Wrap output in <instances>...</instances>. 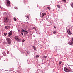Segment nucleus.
Instances as JSON below:
<instances>
[{"instance_id":"nucleus-1","label":"nucleus","mask_w":73,"mask_h":73,"mask_svg":"<svg viewBox=\"0 0 73 73\" xmlns=\"http://www.w3.org/2000/svg\"><path fill=\"white\" fill-rule=\"evenodd\" d=\"M22 31H21V34L23 36L24 35H23V33H24V35L25 36H26V34H28V32L27 31H25L23 30H23H22Z\"/></svg>"},{"instance_id":"nucleus-2","label":"nucleus","mask_w":73,"mask_h":73,"mask_svg":"<svg viewBox=\"0 0 73 73\" xmlns=\"http://www.w3.org/2000/svg\"><path fill=\"white\" fill-rule=\"evenodd\" d=\"M8 20H9L8 17H6L4 18V22L5 23H7L8 22Z\"/></svg>"},{"instance_id":"nucleus-3","label":"nucleus","mask_w":73,"mask_h":73,"mask_svg":"<svg viewBox=\"0 0 73 73\" xmlns=\"http://www.w3.org/2000/svg\"><path fill=\"white\" fill-rule=\"evenodd\" d=\"M14 38L17 41H20V38L19 37V36H15L14 37Z\"/></svg>"},{"instance_id":"nucleus-4","label":"nucleus","mask_w":73,"mask_h":73,"mask_svg":"<svg viewBox=\"0 0 73 73\" xmlns=\"http://www.w3.org/2000/svg\"><path fill=\"white\" fill-rule=\"evenodd\" d=\"M6 40L7 41V42L8 44H11V39H10V38H6Z\"/></svg>"},{"instance_id":"nucleus-5","label":"nucleus","mask_w":73,"mask_h":73,"mask_svg":"<svg viewBox=\"0 0 73 73\" xmlns=\"http://www.w3.org/2000/svg\"><path fill=\"white\" fill-rule=\"evenodd\" d=\"M7 1V4L6 5L7 6H8L9 7V6H10V4H11V2H10V1L8 0H6Z\"/></svg>"},{"instance_id":"nucleus-6","label":"nucleus","mask_w":73,"mask_h":73,"mask_svg":"<svg viewBox=\"0 0 73 73\" xmlns=\"http://www.w3.org/2000/svg\"><path fill=\"white\" fill-rule=\"evenodd\" d=\"M71 42H70L68 43L70 45H72L73 46V38H72L71 40Z\"/></svg>"},{"instance_id":"nucleus-7","label":"nucleus","mask_w":73,"mask_h":73,"mask_svg":"<svg viewBox=\"0 0 73 73\" xmlns=\"http://www.w3.org/2000/svg\"><path fill=\"white\" fill-rule=\"evenodd\" d=\"M12 35V32L11 31L9 33H8V37H10Z\"/></svg>"},{"instance_id":"nucleus-8","label":"nucleus","mask_w":73,"mask_h":73,"mask_svg":"<svg viewBox=\"0 0 73 73\" xmlns=\"http://www.w3.org/2000/svg\"><path fill=\"white\" fill-rule=\"evenodd\" d=\"M9 28H10V27L8 26H6L5 27V29H7L8 31L9 30Z\"/></svg>"},{"instance_id":"nucleus-9","label":"nucleus","mask_w":73,"mask_h":73,"mask_svg":"<svg viewBox=\"0 0 73 73\" xmlns=\"http://www.w3.org/2000/svg\"><path fill=\"white\" fill-rule=\"evenodd\" d=\"M67 32L68 34H69V35H72V33H71V32L70 31V29H68Z\"/></svg>"},{"instance_id":"nucleus-10","label":"nucleus","mask_w":73,"mask_h":73,"mask_svg":"<svg viewBox=\"0 0 73 73\" xmlns=\"http://www.w3.org/2000/svg\"><path fill=\"white\" fill-rule=\"evenodd\" d=\"M33 29H34V31H36V32H37V28L35 27H33L32 28Z\"/></svg>"},{"instance_id":"nucleus-11","label":"nucleus","mask_w":73,"mask_h":73,"mask_svg":"<svg viewBox=\"0 0 73 73\" xmlns=\"http://www.w3.org/2000/svg\"><path fill=\"white\" fill-rule=\"evenodd\" d=\"M45 15H46V13H42V17H44V16H45Z\"/></svg>"},{"instance_id":"nucleus-12","label":"nucleus","mask_w":73,"mask_h":73,"mask_svg":"<svg viewBox=\"0 0 73 73\" xmlns=\"http://www.w3.org/2000/svg\"><path fill=\"white\" fill-rule=\"evenodd\" d=\"M64 71L65 72H68V68H66V67H65L64 68Z\"/></svg>"},{"instance_id":"nucleus-13","label":"nucleus","mask_w":73,"mask_h":73,"mask_svg":"<svg viewBox=\"0 0 73 73\" xmlns=\"http://www.w3.org/2000/svg\"><path fill=\"white\" fill-rule=\"evenodd\" d=\"M32 48H33V49L35 50H36V47H35L34 46H33L32 47Z\"/></svg>"},{"instance_id":"nucleus-14","label":"nucleus","mask_w":73,"mask_h":73,"mask_svg":"<svg viewBox=\"0 0 73 73\" xmlns=\"http://www.w3.org/2000/svg\"><path fill=\"white\" fill-rule=\"evenodd\" d=\"M2 54H3V56H5L6 55V53L5 52H3Z\"/></svg>"},{"instance_id":"nucleus-15","label":"nucleus","mask_w":73,"mask_h":73,"mask_svg":"<svg viewBox=\"0 0 73 73\" xmlns=\"http://www.w3.org/2000/svg\"><path fill=\"white\" fill-rule=\"evenodd\" d=\"M57 7H58L59 8H60V7H61V5H57Z\"/></svg>"},{"instance_id":"nucleus-16","label":"nucleus","mask_w":73,"mask_h":73,"mask_svg":"<svg viewBox=\"0 0 73 73\" xmlns=\"http://www.w3.org/2000/svg\"><path fill=\"white\" fill-rule=\"evenodd\" d=\"M36 58H38V57H39V56L38 55H37L36 56Z\"/></svg>"},{"instance_id":"nucleus-17","label":"nucleus","mask_w":73,"mask_h":73,"mask_svg":"<svg viewBox=\"0 0 73 73\" xmlns=\"http://www.w3.org/2000/svg\"><path fill=\"white\" fill-rule=\"evenodd\" d=\"M62 1L64 3H66V0H63Z\"/></svg>"},{"instance_id":"nucleus-18","label":"nucleus","mask_w":73,"mask_h":73,"mask_svg":"<svg viewBox=\"0 0 73 73\" xmlns=\"http://www.w3.org/2000/svg\"><path fill=\"white\" fill-rule=\"evenodd\" d=\"M4 36H6L7 35V33H4Z\"/></svg>"},{"instance_id":"nucleus-19","label":"nucleus","mask_w":73,"mask_h":73,"mask_svg":"<svg viewBox=\"0 0 73 73\" xmlns=\"http://www.w3.org/2000/svg\"><path fill=\"white\" fill-rule=\"evenodd\" d=\"M47 8L48 9H49V10H50V8L49 7H48Z\"/></svg>"},{"instance_id":"nucleus-20","label":"nucleus","mask_w":73,"mask_h":73,"mask_svg":"<svg viewBox=\"0 0 73 73\" xmlns=\"http://www.w3.org/2000/svg\"><path fill=\"white\" fill-rule=\"evenodd\" d=\"M14 20H15V21H16V20H17L16 18H14Z\"/></svg>"},{"instance_id":"nucleus-21","label":"nucleus","mask_w":73,"mask_h":73,"mask_svg":"<svg viewBox=\"0 0 73 73\" xmlns=\"http://www.w3.org/2000/svg\"><path fill=\"white\" fill-rule=\"evenodd\" d=\"M3 43L4 44H7V42H4Z\"/></svg>"},{"instance_id":"nucleus-22","label":"nucleus","mask_w":73,"mask_h":73,"mask_svg":"<svg viewBox=\"0 0 73 73\" xmlns=\"http://www.w3.org/2000/svg\"><path fill=\"white\" fill-rule=\"evenodd\" d=\"M26 17H27L28 19H29V16H26Z\"/></svg>"},{"instance_id":"nucleus-23","label":"nucleus","mask_w":73,"mask_h":73,"mask_svg":"<svg viewBox=\"0 0 73 73\" xmlns=\"http://www.w3.org/2000/svg\"><path fill=\"white\" fill-rule=\"evenodd\" d=\"M61 64V61H60L59 63V65H60Z\"/></svg>"},{"instance_id":"nucleus-24","label":"nucleus","mask_w":73,"mask_h":73,"mask_svg":"<svg viewBox=\"0 0 73 73\" xmlns=\"http://www.w3.org/2000/svg\"><path fill=\"white\" fill-rule=\"evenodd\" d=\"M53 33L54 34H55V33H56V31H54Z\"/></svg>"},{"instance_id":"nucleus-25","label":"nucleus","mask_w":73,"mask_h":73,"mask_svg":"<svg viewBox=\"0 0 73 73\" xmlns=\"http://www.w3.org/2000/svg\"><path fill=\"white\" fill-rule=\"evenodd\" d=\"M70 70H68V69L67 70V72H70Z\"/></svg>"},{"instance_id":"nucleus-26","label":"nucleus","mask_w":73,"mask_h":73,"mask_svg":"<svg viewBox=\"0 0 73 73\" xmlns=\"http://www.w3.org/2000/svg\"><path fill=\"white\" fill-rule=\"evenodd\" d=\"M25 41V40H24V39H23V40H22V42H24Z\"/></svg>"},{"instance_id":"nucleus-27","label":"nucleus","mask_w":73,"mask_h":73,"mask_svg":"<svg viewBox=\"0 0 73 73\" xmlns=\"http://www.w3.org/2000/svg\"><path fill=\"white\" fill-rule=\"evenodd\" d=\"M7 54H9V51H7Z\"/></svg>"},{"instance_id":"nucleus-28","label":"nucleus","mask_w":73,"mask_h":73,"mask_svg":"<svg viewBox=\"0 0 73 73\" xmlns=\"http://www.w3.org/2000/svg\"><path fill=\"white\" fill-rule=\"evenodd\" d=\"M44 57L45 58H46V57H47V56H44Z\"/></svg>"},{"instance_id":"nucleus-29","label":"nucleus","mask_w":73,"mask_h":73,"mask_svg":"<svg viewBox=\"0 0 73 73\" xmlns=\"http://www.w3.org/2000/svg\"><path fill=\"white\" fill-rule=\"evenodd\" d=\"M54 28H56V27L55 26H54Z\"/></svg>"},{"instance_id":"nucleus-30","label":"nucleus","mask_w":73,"mask_h":73,"mask_svg":"<svg viewBox=\"0 0 73 73\" xmlns=\"http://www.w3.org/2000/svg\"><path fill=\"white\" fill-rule=\"evenodd\" d=\"M50 23H51V21H50Z\"/></svg>"},{"instance_id":"nucleus-31","label":"nucleus","mask_w":73,"mask_h":73,"mask_svg":"<svg viewBox=\"0 0 73 73\" xmlns=\"http://www.w3.org/2000/svg\"><path fill=\"white\" fill-rule=\"evenodd\" d=\"M0 8H1V6H0Z\"/></svg>"},{"instance_id":"nucleus-32","label":"nucleus","mask_w":73,"mask_h":73,"mask_svg":"<svg viewBox=\"0 0 73 73\" xmlns=\"http://www.w3.org/2000/svg\"><path fill=\"white\" fill-rule=\"evenodd\" d=\"M27 53H28V52H27Z\"/></svg>"}]
</instances>
